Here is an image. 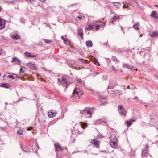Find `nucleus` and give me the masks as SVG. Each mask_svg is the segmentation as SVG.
Returning a JSON list of instances; mask_svg holds the SVG:
<instances>
[{
    "instance_id": "obj_45",
    "label": "nucleus",
    "mask_w": 158,
    "mask_h": 158,
    "mask_svg": "<svg viewBox=\"0 0 158 158\" xmlns=\"http://www.w3.org/2000/svg\"><path fill=\"white\" fill-rule=\"evenodd\" d=\"M95 64L96 65H97L98 66H99V63L98 62V60H96L95 61Z\"/></svg>"
},
{
    "instance_id": "obj_31",
    "label": "nucleus",
    "mask_w": 158,
    "mask_h": 158,
    "mask_svg": "<svg viewBox=\"0 0 158 158\" xmlns=\"http://www.w3.org/2000/svg\"><path fill=\"white\" fill-rule=\"evenodd\" d=\"M115 93L116 95H120L122 93V92L121 91L119 90H115Z\"/></svg>"
},
{
    "instance_id": "obj_53",
    "label": "nucleus",
    "mask_w": 158,
    "mask_h": 158,
    "mask_svg": "<svg viewBox=\"0 0 158 158\" xmlns=\"http://www.w3.org/2000/svg\"><path fill=\"white\" fill-rule=\"evenodd\" d=\"M136 121L134 119H132L131 120H130V121L131 122V123H132V122H135Z\"/></svg>"
},
{
    "instance_id": "obj_15",
    "label": "nucleus",
    "mask_w": 158,
    "mask_h": 158,
    "mask_svg": "<svg viewBox=\"0 0 158 158\" xmlns=\"http://www.w3.org/2000/svg\"><path fill=\"white\" fill-rule=\"evenodd\" d=\"M3 78L5 81H9L10 79V74L9 73H6L3 77Z\"/></svg>"
},
{
    "instance_id": "obj_3",
    "label": "nucleus",
    "mask_w": 158,
    "mask_h": 158,
    "mask_svg": "<svg viewBox=\"0 0 158 158\" xmlns=\"http://www.w3.org/2000/svg\"><path fill=\"white\" fill-rule=\"evenodd\" d=\"M96 29L97 31L101 28L103 29L105 26V23L99 21L95 23Z\"/></svg>"
},
{
    "instance_id": "obj_39",
    "label": "nucleus",
    "mask_w": 158,
    "mask_h": 158,
    "mask_svg": "<svg viewBox=\"0 0 158 158\" xmlns=\"http://www.w3.org/2000/svg\"><path fill=\"white\" fill-rule=\"evenodd\" d=\"M23 133V131L22 130H19L17 131V133L19 135H22Z\"/></svg>"
},
{
    "instance_id": "obj_8",
    "label": "nucleus",
    "mask_w": 158,
    "mask_h": 158,
    "mask_svg": "<svg viewBox=\"0 0 158 158\" xmlns=\"http://www.w3.org/2000/svg\"><path fill=\"white\" fill-rule=\"evenodd\" d=\"M119 16L118 15H115L113 17H112L110 19V23L114 24V22L117 20L119 19Z\"/></svg>"
},
{
    "instance_id": "obj_12",
    "label": "nucleus",
    "mask_w": 158,
    "mask_h": 158,
    "mask_svg": "<svg viewBox=\"0 0 158 158\" xmlns=\"http://www.w3.org/2000/svg\"><path fill=\"white\" fill-rule=\"evenodd\" d=\"M110 84L108 86V89L113 88L116 84V82L115 81H110Z\"/></svg>"
},
{
    "instance_id": "obj_44",
    "label": "nucleus",
    "mask_w": 158,
    "mask_h": 158,
    "mask_svg": "<svg viewBox=\"0 0 158 158\" xmlns=\"http://www.w3.org/2000/svg\"><path fill=\"white\" fill-rule=\"evenodd\" d=\"M130 86H131V89H135L136 87L135 85H131Z\"/></svg>"
},
{
    "instance_id": "obj_23",
    "label": "nucleus",
    "mask_w": 158,
    "mask_h": 158,
    "mask_svg": "<svg viewBox=\"0 0 158 158\" xmlns=\"http://www.w3.org/2000/svg\"><path fill=\"white\" fill-rule=\"evenodd\" d=\"M149 155V153L148 151H142L141 155L142 157H145L148 156Z\"/></svg>"
},
{
    "instance_id": "obj_33",
    "label": "nucleus",
    "mask_w": 158,
    "mask_h": 158,
    "mask_svg": "<svg viewBox=\"0 0 158 158\" xmlns=\"http://www.w3.org/2000/svg\"><path fill=\"white\" fill-rule=\"evenodd\" d=\"M126 123L127 124V127H129L132 125V123L131 121H127L126 122Z\"/></svg>"
},
{
    "instance_id": "obj_5",
    "label": "nucleus",
    "mask_w": 158,
    "mask_h": 158,
    "mask_svg": "<svg viewBox=\"0 0 158 158\" xmlns=\"http://www.w3.org/2000/svg\"><path fill=\"white\" fill-rule=\"evenodd\" d=\"M81 93L79 89L75 88L73 93L72 97L74 98L77 96L80 97Z\"/></svg>"
},
{
    "instance_id": "obj_6",
    "label": "nucleus",
    "mask_w": 158,
    "mask_h": 158,
    "mask_svg": "<svg viewBox=\"0 0 158 158\" xmlns=\"http://www.w3.org/2000/svg\"><path fill=\"white\" fill-rule=\"evenodd\" d=\"M91 143L94 145V147L97 148H99L100 147V142L95 139H92L91 140Z\"/></svg>"
},
{
    "instance_id": "obj_1",
    "label": "nucleus",
    "mask_w": 158,
    "mask_h": 158,
    "mask_svg": "<svg viewBox=\"0 0 158 158\" xmlns=\"http://www.w3.org/2000/svg\"><path fill=\"white\" fill-rule=\"evenodd\" d=\"M93 109L90 107H86L82 110H80V113L85 118H90L92 115Z\"/></svg>"
},
{
    "instance_id": "obj_4",
    "label": "nucleus",
    "mask_w": 158,
    "mask_h": 158,
    "mask_svg": "<svg viewBox=\"0 0 158 158\" xmlns=\"http://www.w3.org/2000/svg\"><path fill=\"white\" fill-rule=\"evenodd\" d=\"M60 82L64 84V87H65L66 89L67 88L68 86L70 83V82H68L67 80L64 76H63L62 77V78L60 79Z\"/></svg>"
},
{
    "instance_id": "obj_30",
    "label": "nucleus",
    "mask_w": 158,
    "mask_h": 158,
    "mask_svg": "<svg viewBox=\"0 0 158 158\" xmlns=\"http://www.w3.org/2000/svg\"><path fill=\"white\" fill-rule=\"evenodd\" d=\"M94 25H90L88 26V28L86 27L85 29L88 30L90 31L91 30L92 28H94Z\"/></svg>"
},
{
    "instance_id": "obj_2",
    "label": "nucleus",
    "mask_w": 158,
    "mask_h": 158,
    "mask_svg": "<svg viewBox=\"0 0 158 158\" xmlns=\"http://www.w3.org/2000/svg\"><path fill=\"white\" fill-rule=\"evenodd\" d=\"M117 139L115 134H112L110 135V144L111 146L113 148H116L117 146Z\"/></svg>"
},
{
    "instance_id": "obj_50",
    "label": "nucleus",
    "mask_w": 158,
    "mask_h": 158,
    "mask_svg": "<svg viewBox=\"0 0 158 158\" xmlns=\"http://www.w3.org/2000/svg\"><path fill=\"white\" fill-rule=\"evenodd\" d=\"M134 99V100L136 99V101H139L138 98L137 97H135Z\"/></svg>"
},
{
    "instance_id": "obj_9",
    "label": "nucleus",
    "mask_w": 158,
    "mask_h": 158,
    "mask_svg": "<svg viewBox=\"0 0 158 158\" xmlns=\"http://www.w3.org/2000/svg\"><path fill=\"white\" fill-rule=\"evenodd\" d=\"M54 147L56 151H60L64 150V149L58 142L54 144Z\"/></svg>"
},
{
    "instance_id": "obj_29",
    "label": "nucleus",
    "mask_w": 158,
    "mask_h": 158,
    "mask_svg": "<svg viewBox=\"0 0 158 158\" xmlns=\"http://www.w3.org/2000/svg\"><path fill=\"white\" fill-rule=\"evenodd\" d=\"M1 86L3 87L8 88L9 87L10 85H7L6 83H4L3 84H1Z\"/></svg>"
},
{
    "instance_id": "obj_62",
    "label": "nucleus",
    "mask_w": 158,
    "mask_h": 158,
    "mask_svg": "<svg viewBox=\"0 0 158 158\" xmlns=\"http://www.w3.org/2000/svg\"><path fill=\"white\" fill-rule=\"evenodd\" d=\"M121 28L122 29V31H123V27H122V26H121Z\"/></svg>"
},
{
    "instance_id": "obj_37",
    "label": "nucleus",
    "mask_w": 158,
    "mask_h": 158,
    "mask_svg": "<svg viewBox=\"0 0 158 158\" xmlns=\"http://www.w3.org/2000/svg\"><path fill=\"white\" fill-rule=\"evenodd\" d=\"M17 77V75L16 74H14L12 75H10V78L12 79H14Z\"/></svg>"
},
{
    "instance_id": "obj_52",
    "label": "nucleus",
    "mask_w": 158,
    "mask_h": 158,
    "mask_svg": "<svg viewBox=\"0 0 158 158\" xmlns=\"http://www.w3.org/2000/svg\"><path fill=\"white\" fill-rule=\"evenodd\" d=\"M33 129V127H29L28 128H27V130H28V131H31V130H32Z\"/></svg>"
},
{
    "instance_id": "obj_51",
    "label": "nucleus",
    "mask_w": 158,
    "mask_h": 158,
    "mask_svg": "<svg viewBox=\"0 0 158 158\" xmlns=\"http://www.w3.org/2000/svg\"><path fill=\"white\" fill-rule=\"evenodd\" d=\"M113 3H116V4H118V6H121V4H120V3L119 2H114Z\"/></svg>"
},
{
    "instance_id": "obj_13",
    "label": "nucleus",
    "mask_w": 158,
    "mask_h": 158,
    "mask_svg": "<svg viewBox=\"0 0 158 158\" xmlns=\"http://www.w3.org/2000/svg\"><path fill=\"white\" fill-rule=\"evenodd\" d=\"M123 3V8H128L129 7V6H134V5L133 4H132L131 3H128L127 2H122Z\"/></svg>"
},
{
    "instance_id": "obj_24",
    "label": "nucleus",
    "mask_w": 158,
    "mask_h": 158,
    "mask_svg": "<svg viewBox=\"0 0 158 158\" xmlns=\"http://www.w3.org/2000/svg\"><path fill=\"white\" fill-rule=\"evenodd\" d=\"M15 62L16 64H18L20 63V61H19L17 58L13 57L12 60L11 62Z\"/></svg>"
},
{
    "instance_id": "obj_59",
    "label": "nucleus",
    "mask_w": 158,
    "mask_h": 158,
    "mask_svg": "<svg viewBox=\"0 0 158 158\" xmlns=\"http://www.w3.org/2000/svg\"><path fill=\"white\" fill-rule=\"evenodd\" d=\"M131 86H130V85H128V86H127V88L128 89H131Z\"/></svg>"
},
{
    "instance_id": "obj_40",
    "label": "nucleus",
    "mask_w": 158,
    "mask_h": 158,
    "mask_svg": "<svg viewBox=\"0 0 158 158\" xmlns=\"http://www.w3.org/2000/svg\"><path fill=\"white\" fill-rule=\"evenodd\" d=\"M23 67V66L21 67V68L20 69V73L21 75H22L23 73H24V70H23L22 68Z\"/></svg>"
},
{
    "instance_id": "obj_63",
    "label": "nucleus",
    "mask_w": 158,
    "mask_h": 158,
    "mask_svg": "<svg viewBox=\"0 0 158 158\" xmlns=\"http://www.w3.org/2000/svg\"><path fill=\"white\" fill-rule=\"evenodd\" d=\"M2 53V52L1 49H0V55Z\"/></svg>"
},
{
    "instance_id": "obj_35",
    "label": "nucleus",
    "mask_w": 158,
    "mask_h": 158,
    "mask_svg": "<svg viewBox=\"0 0 158 158\" xmlns=\"http://www.w3.org/2000/svg\"><path fill=\"white\" fill-rule=\"evenodd\" d=\"M43 40L46 44H49L52 42V40H49L45 39H44Z\"/></svg>"
},
{
    "instance_id": "obj_41",
    "label": "nucleus",
    "mask_w": 158,
    "mask_h": 158,
    "mask_svg": "<svg viewBox=\"0 0 158 158\" xmlns=\"http://www.w3.org/2000/svg\"><path fill=\"white\" fill-rule=\"evenodd\" d=\"M82 16L81 15H79L78 16H77L76 18V19L77 20H78V19H79V20H80L81 19H82Z\"/></svg>"
},
{
    "instance_id": "obj_56",
    "label": "nucleus",
    "mask_w": 158,
    "mask_h": 158,
    "mask_svg": "<svg viewBox=\"0 0 158 158\" xmlns=\"http://www.w3.org/2000/svg\"><path fill=\"white\" fill-rule=\"evenodd\" d=\"M104 123H105L106 124V123L107 122V120L105 119L104 121H103Z\"/></svg>"
},
{
    "instance_id": "obj_18",
    "label": "nucleus",
    "mask_w": 158,
    "mask_h": 158,
    "mask_svg": "<svg viewBox=\"0 0 158 158\" xmlns=\"http://www.w3.org/2000/svg\"><path fill=\"white\" fill-rule=\"evenodd\" d=\"M123 67L124 68H127L128 69H131L133 71L135 69V68L133 66H131L127 64H123Z\"/></svg>"
},
{
    "instance_id": "obj_26",
    "label": "nucleus",
    "mask_w": 158,
    "mask_h": 158,
    "mask_svg": "<svg viewBox=\"0 0 158 158\" xmlns=\"http://www.w3.org/2000/svg\"><path fill=\"white\" fill-rule=\"evenodd\" d=\"M85 44L88 48L92 47L93 46V44L91 41L89 40L86 41Z\"/></svg>"
},
{
    "instance_id": "obj_21",
    "label": "nucleus",
    "mask_w": 158,
    "mask_h": 158,
    "mask_svg": "<svg viewBox=\"0 0 158 158\" xmlns=\"http://www.w3.org/2000/svg\"><path fill=\"white\" fill-rule=\"evenodd\" d=\"M76 80L78 84H80L81 85H83L85 84L84 81L81 79L79 78H77Z\"/></svg>"
},
{
    "instance_id": "obj_54",
    "label": "nucleus",
    "mask_w": 158,
    "mask_h": 158,
    "mask_svg": "<svg viewBox=\"0 0 158 158\" xmlns=\"http://www.w3.org/2000/svg\"><path fill=\"white\" fill-rule=\"evenodd\" d=\"M37 57V55H31V57H33V58H35Z\"/></svg>"
},
{
    "instance_id": "obj_16",
    "label": "nucleus",
    "mask_w": 158,
    "mask_h": 158,
    "mask_svg": "<svg viewBox=\"0 0 158 158\" xmlns=\"http://www.w3.org/2000/svg\"><path fill=\"white\" fill-rule=\"evenodd\" d=\"M27 65L31 69H36V67L33 63H29L27 64Z\"/></svg>"
},
{
    "instance_id": "obj_38",
    "label": "nucleus",
    "mask_w": 158,
    "mask_h": 158,
    "mask_svg": "<svg viewBox=\"0 0 158 158\" xmlns=\"http://www.w3.org/2000/svg\"><path fill=\"white\" fill-rule=\"evenodd\" d=\"M25 54L27 57H31V54L30 53L26 52Z\"/></svg>"
},
{
    "instance_id": "obj_60",
    "label": "nucleus",
    "mask_w": 158,
    "mask_h": 158,
    "mask_svg": "<svg viewBox=\"0 0 158 158\" xmlns=\"http://www.w3.org/2000/svg\"><path fill=\"white\" fill-rule=\"evenodd\" d=\"M15 2V0L14 1H10V3H14Z\"/></svg>"
},
{
    "instance_id": "obj_32",
    "label": "nucleus",
    "mask_w": 158,
    "mask_h": 158,
    "mask_svg": "<svg viewBox=\"0 0 158 158\" xmlns=\"http://www.w3.org/2000/svg\"><path fill=\"white\" fill-rule=\"evenodd\" d=\"M109 90H108V92L110 94H115V90H111V89H109Z\"/></svg>"
},
{
    "instance_id": "obj_11",
    "label": "nucleus",
    "mask_w": 158,
    "mask_h": 158,
    "mask_svg": "<svg viewBox=\"0 0 158 158\" xmlns=\"http://www.w3.org/2000/svg\"><path fill=\"white\" fill-rule=\"evenodd\" d=\"M5 21L0 18V29H3L5 27Z\"/></svg>"
},
{
    "instance_id": "obj_43",
    "label": "nucleus",
    "mask_w": 158,
    "mask_h": 158,
    "mask_svg": "<svg viewBox=\"0 0 158 158\" xmlns=\"http://www.w3.org/2000/svg\"><path fill=\"white\" fill-rule=\"evenodd\" d=\"M148 145L146 144L145 145V148L144 149L143 151H148Z\"/></svg>"
},
{
    "instance_id": "obj_64",
    "label": "nucleus",
    "mask_w": 158,
    "mask_h": 158,
    "mask_svg": "<svg viewBox=\"0 0 158 158\" xmlns=\"http://www.w3.org/2000/svg\"><path fill=\"white\" fill-rule=\"evenodd\" d=\"M56 158H60L58 156V154H57L56 156Z\"/></svg>"
},
{
    "instance_id": "obj_49",
    "label": "nucleus",
    "mask_w": 158,
    "mask_h": 158,
    "mask_svg": "<svg viewBox=\"0 0 158 158\" xmlns=\"http://www.w3.org/2000/svg\"><path fill=\"white\" fill-rule=\"evenodd\" d=\"M35 0H26V1L28 2H34Z\"/></svg>"
},
{
    "instance_id": "obj_61",
    "label": "nucleus",
    "mask_w": 158,
    "mask_h": 158,
    "mask_svg": "<svg viewBox=\"0 0 158 158\" xmlns=\"http://www.w3.org/2000/svg\"><path fill=\"white\" fill-rule=\"evenodd\" d=\"M130 0L131 2H135V1L136 0Z\"/></svg>"
},
{
    "instance_id": "obj_7",
    "label": "nucleus",
    "mask_w": 158,
    "mask_h": 158,
    "mask_svg": "<svg viewBox=\"0 0 158 158\" xmlns=\"http://www.w3.org/2000/svg\"><path fill=\"white\" fill-rule=\"evenodd\" d=\"M118 110L121 115L126 116V112L124 108H123V106L122 105H120L118 108Z\"/></svg>"
},
{
    "instance_id": "obj_17",
    "label": "nucleus",
    "mask_w": 158,
    "mask_h": 158,
    "mask_svg": "<svg viewBox=\"0 0 158 158\" xmlns=\"http://www.w3.org/2000/svg\"><path fill=\"white\" fill-rule=\"evenodd\" d=\"M76 127H75L74 128V130L72 131V134L75 135L76 136L80 134L81 132L79 131L77 129H75Z\"/></svg>"
},
{
    "instance_id": "obj_20",
    "label": "nucleus",
    "mask_w": 158,
    "mask_h": 158,
    "mask_svg": "<svg viewBox=\"0 0 158 158\" xmlns=\"http://www.w3.org/2000/svg\"><path fill=\"white\" fill-rule=\"evenodd\" d=\"M157 14V12L156 11H153L151 14V16L157 19L158 18V15Z\"/></svg>"
},
{
    "instance_id": "obj_46",
    "label": "nucleus",
    "mask_w": 158,
    "mask_h": 158,
    "mask_svg": "<svg viewBox=\"0 0 158 158\" xmlns=\"http://www.w3.org/2000/svg\"><path fill=\"white\" fill-rule=\"evenodd\" d=\"M112 69L113 70V71H117V69H116V68L113 66H112Z\"/></svg>"
},
{
    "instance_id": "obj_22",
    "label": "nucleus",
    "mask_w": 158,
    "mask_h": 158,
    "mask_svg": "<svg viewBox=\"0 0 158 158\" xmlns=\"http://www.w3.org/2000/svg\"><path fill=\"white\" fill-rule=\"evenodd\" d=\"M11 37L13 39L15 40H20L21 39L20 36L18 35V34L12 35Z\"/></svg>"
},
{
    "instance_id": "obj_25",
    "label": "nucleus",
    "mask_w": 158,
    "mask_h": 158,
    "mask_svg": "<svg viewBox=\"0 0 158 158\" xmlns=\"http://www.w3.org/2000/svg\"><path fill=\"white\" fill-rule=\"evenodd\" d=\"M150 35L152 37H155L158 35V31H154L150 34Z\"/></svg>"
},
{
    "instance_id": "obj_55",
    "label": "nucleus",
    "mask_w": 158,
    "mask_h": 158,
    "mask_svg": "<svg viewBox=\"0 0 158 158\" xmlns=\"http://www.w3.org/2000/svg\"><path fill=\"white\" fill-rule=\"evenodd\" d=\"M61 39H62L64 41V40H65V39H65V38H64V36H61Z\"/></svg>"
},
{
    "instance_id": "obj_28",
    "label": "nucleus",
    "mask_w": 158,
    "mask_h": 158,
    "mask_svg": "<svg viewBox=\"0 0 158 158\" xmlns=\"http://www.w3.org/2000/svg\"><path fill=\"white\" fill-rule=\"evenodd\" d=\"M99 100L103 102H106V100L103 98L102 96H100L99 97Z\"/></svg>"
},
{
    "instance_id": "obj_34",
    "label": "nucleus",
    "mask_w": 158,
    "mask_h": 158,
    "mask_svg": "<svg viewBox=\"0 0 158 158\" xmlns=\"http://www.w3.org/2000/svg\"><path fill=\"white\" fill-rule=\"evenodd\" d=\"M64 41L65 44H66L69 45L70 43V41L67 39H65Z\"/></svg>"
},
{
    "instance_id": "obj_57",
    "label": "nucleus",
    "mask_w": 158,
    "mask_h": 158,
    "mask_svg": "<svg viewBox=\"0 0 158 158\" xmlns=\"http://www.w3.org/2000/svg\"><path fill=\"white\" fill-rule=\"evenodd\" d=\"M45 1V0H40V1L41 2H44Z\"/></svg>"
},
{
    "instance_id": "obj_19",
    "label": "nucleus",
    "mask_w": 158,
    "mask_h": 158,
    "mask_svg": "<svg viewBox=\"0 0 158 158\" xmlns=\"http://www.w3.org/2000/svg\"><path fill=\"white\" fill-rule=\"evenodd\" d=\"M139 25L140 23L139 22L137 23L135 22L133 25V27L136 30H139Z\"/></svg>"
},
{
    "instance_id": "obj_36",
    "label": "nucleus",
    "mask_w": 158,
    "mask_h": 158,
    "mask_svg": "<svg viewBox=\"0 0 158 158\" xmlns=\"http://www.w3.org/2000/svg\"><path fill=\"white\" fill-rule=\"evenodd\" d=\"M103 137V136L101 134L98 135L97 136V138L98 139H101Z\"/></svg>"
},
{
    "instance_id": "obj_14",
    "label": "nucleus",
    "mask_w": 158,
    "mask_h": 158,
    "mask_svg": "<svg viewBox=\"0 0 158 158\" xmlns=\"http://www.w3.org/2000/svg\"><path fill=\"white\" fill-rule=\"evenodd\" d=\"M77 32L78 34L81 36V39L83 38V33L82 29L80 27H79L78 29Z\"/></svg>"
},
{
    "instance_id": "obj_27",
    "label": "nucleus",
    "mask_w": 158,
    "mask_h": 158,
    "mask_svg": "<svg viewBox=\"0 0 158 158\" xmlns=\"http://www.w3.org/2000/svg\"><path fill=\"white\" fill-rule=\"evenodd\" d=\"M81 125V127H79V128H80L81 127L83 129H85V127H86L88 124L86 123H84L83 122H81L80 123Z\"/></svg>"
},
{
    "instance_id": "obj_42",
    "label": "nucleus",
    "mask_w": 158,
    "mask_h": 158,
    "mask_svg": "<svg viewBox=\"0 0 158 158\" xmlns=\"http://www.w3.org/2000/svg\"><path fill=\"white\" fill-rule=\"evenodd\" d=\"M111 59L113 60L115 62H117L118 61V60L116 58V57L114 56H112Z\"/></svg>"
},
{
    "instance_id": "obj_10",
    "label": "nucleus",
    "mask_w": 158,
    "mask_h": 158,
    "mask_svg": "<svg viewBox=\"0 0 158 158\" xmlns=\"http://www.w3.org/2000/svg\"><path fill=\"white\" fill-rule=\"evenodd\" d=\"M57 112L56 111L52 110L48 112V115L49 117L52 118L55 116Z\"/></svg>"
},
{
    "instance_id": "obj_48",
    "label": "nucleus",
    "mask_w": 158,
    "mask_h": 158,
    "mask_svg": "<svg viewBox=\"0 0 158 158\" xmlns=\"http://www.w3.org/2000/svg\"><path fill=\"white\" fill-rule=\"evenodd\" d=\"M80 60L82 62L84 63H86V60H83V59H80Z\"/></svg>"
},
{
    "instance_id": "obj_58",
    "label": "nucleus",
    "mask_w": 158,
    "mask_h": 158,
    "mask_svg": "<svg viewBox=\"0 0 158 158\" xmlns=\"http://www.w3.org/2000/svg\"><path fill=\"white\" fill-rule=\"evenodd\" d=\"M21 148H22V149H23V151H25V152H27L25 150L23 149V147L21 145Z\"/></svg>"
},
{
    "instance_id": "obj_47",
    "label": "nucleus",
    "mask_w": 158,
    "mask_h": 158,
    "mask_svg": "<svg viewBox=\"0 0 158 158\" xmlns=\"http://www.w3.org/2000/svg\"><path fill=\"white\" fill-rule=\"evenodd\" d=\"M134 3L135 5H136V6H138L139 5V3H138V2L136 0L135 1V2H134Z\"/></svg>"
}]
</instances>
